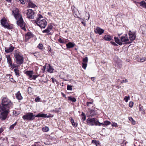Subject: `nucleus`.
I'll list each match as a JSON object with an SVG mask.
<instances>
[{
  "label": "nucleus",
  "instance_id": "nucleus-1",
  "mask_svg": "<svg viewBox=\"0 0 146 146\" xmlns=\"http://www.w3.org/2000/svg\"><path fill=\"white\" fill-rule=\"evenodd\" d=\"M2 106L0 105V119L5 120L9 112V110L13 107V104L11 100L6 97L3 98L1 100Z\"/></svg>",
  "mask_w": 146,
  "mask_h": 146
},
{
  "label": "nucleus",
  "instance_id": "nucleus-2",
  "mask_svg": "<svg viewBox=\"0 0 146 146\" xmlns=\"http://www.w3.org/2000/svg\"><path fill=\"white\" fill-rule=\"evenodd\" d=\"M40 14L38 15V18L35 21V23L41 28H44L47 25V22Z\"/></svg>",
  "mask_w": 146,
  "mask_h": 146
},
{
  "label": "nucleus",
  "instance_id": "nucleus-3",
  "mask_svg": "<svg viewBox=\"0 0 146 146\" xmlns=\"http://www.w3.org/2000/svg\"><path fill=\"white\" fill-rule=\"evenodd\" d=\"M14 56L15 58L16 63L17 64L21 65L23 63V57L19 51L18 50H15L14 51Z\"/></svg>",
  "mask_w": 146,
  "mask_h": 146
},
{
  "label": "nucleus",
  "instance_id": "nucleus-4",
  "mask_svg": "<svg viewBox=\"0 0 146 146\" xmlns=\"http://www.w3.org/2000/svg\"><path fill=\"white\" fill-rule=\"evenodd\" d=\"M114 39L116 43L120 45L122 44V42H125L129 41L127 34L121 36L120 38V40H119L118 38L115 37H114Z\"/></svg>",
  "mask_w": 146,
  "mask_h": 146
},
{
  "label": "nucleus",
  "instance_id": "nucleus-5",
  "mask_svg": "<svg viewBox=\"0 0 146 146\" xmlns=\"http://www.w3.org/2000/svg\"><path fill=\"white\" fill-rule=\"evenodd\" d=\"M35 115L33 113L28 112L23 115L22 118L25 120H27V121H31L35 119Z\"/></svg>",
  "mask_w": 146,
  "mask_h": 146
},
{
  "label": "nucleus",
  "instance_id": "nucleus-6",
  "mask_svg": "<svg viewBox=\"0 0 146 146\" xmlns=\"http://www.w3.org/2000/svg\"><path fill=\"white\" fill-rule=\"evenodd\" d=\"M16 19L17 20V25L20 26L23 30L25 31L26 30L25 28V23L24 22L22 16L19 17L18 19Z\"/></svg>",
  "mask_w": 146,
  "mask_h": 146
},
{
  "label": "nucleus",
  "instance_id": "nucleus-7",
  "mask_svg": "<svg viewBox=\"0 0 146 146\" xmlns=\"http://www.w3.org/2000/svg\"><path fill=\"white\" fill-rule=\"evenodd\" d=\"M1 25L5 28L8 29H11L12 27L8 24L6 19L4 18L1 20Z\"/></svg>",
  "mask_w": 146,
  "mask_h": 146
},
{
  "label": "nucleus",
  "instance_id": "nucleus-8",
  "mask_svg": "<svg viewBox=\"0 0 146 146\" xmlns=\"http://www.w3.org/2000/svg\"><path fill=\"white\" fill-rule=\"evenodd\" d=\"M27 18L29 19H34L35 16V12L31 9H29L27 10Z\"/></svg>",
  "mask_w": 146,
  "mask_h": 146
},
{
  "label": "nucleus",
  "instance_id": "nucleus-9",
  "mask_svg": "<svg viewBox=\"0 0 146 146\" xmlns=\"http://www.w3.org/2000/svg\"><path fill=\"white\" fill-rule=\"evenodd\" d=\"M12 14L16 19H18L19 17L22 16L20 14L19 11L17 8L13 10Z\"/></svg>",
  "mask_w": 146,
  "mask_h": 146
},
{
  "label": "nucleus",
  "instance_id": "nucleus-10",
  "mask_svg": "<svg viewBox=\"0 0 146 146\" xmlns=\"http://www.w3.org/2000/svg\"><path fill=\"white\" fill-rule=\"evenodd\" d=\"M86 122L88 124L91 126H93L94 125H96V120L95 118H88Z\"/></svg>",
  "mask_w": 146,
  "mask_h": 146
},
{
  "label": "nucleus",
  "instance_id": "nucleus-11",
  "mask_svg": "<svg viewBox=\"0 0 146 146\" xmlns=\"http://www.w3.org/2000/svg\"><path fill=\"white\" fill-rule=\"evenodd\" d=\"M129 38L131 41L134 40L136 38V35L135 32H132L130 31H129L128 33Z\"/></svg>",
  "mask_w": 146,
  "mask_h": 146
},
{
  "label": "nucleus",
  "instance_id": "nucleus-12",
  "mask_svg": "<svg viewBox=\"0 0 146 146\" xmlns=\"http://www.w3.org/2000/svg\"><path fill=\"white\" fill-rule=\"evenodd\" d=\"M14 47L11 44H10L9 48L5 47V51L7 53L12 52L14 50Z\"/></svg>",
  "mask_w": 146,
  "mask_h": 146
},
{
  "label": "nucleus",
  "instance_id": "nucleus-13",
  "mask_svg": "<svg viewBox=\"0 0 146 146\" xmlns=\"http://www.w3.org/2000/svg\"><path fill=\"white\" fill-rule=\"evenodd\" d=\"M94 31L96 33L99 34L100 35H101L104 33V30L99 27H97L94 30Z\"/></svg>",
  "mask_w": 146,
  "mask_h": 146
},
{
  "label": "nucleus",
  "instance_id": "nucleus-14",
  "mask_svg": "<svg viewBox=\"0 0 146 146\" xmlns=\"http://www.w3.org/2000/svg\"><path fill=\"white\" fill-rule=\"evenodd\" d=\"M33 36L32 34L30 32H28L25 35V40L26 41H28L29 39Z\"/></svg>",
  "mask_w": 146,
  "mask_h": 146
},
{
  "label": "nucleus",
  "instance_id": "nucleus-15",
  "mask_svg": "<svg viewBox=\"0 0 146 146\" xmlns=\"http://www.w3.org/2000/svg\"><path fill=\"white\" fill-rule=\"evenodd\" d=\"M25 73L27 76H29V78L30 80L32 79L33 75V72L32 70L27 71H26Z\"/></svg>",
  "mask_w": 146,
  "mask_h": 146
},
{
  "label": "nucleus",
  "instance_id": "nucleus-16",
  "mask_svg": "<svg viewBox=\"0 0 146 146\" xmlns=\"http://www.w3.org/2000/svg\"><path fill=\"white\" fill-rule=\"evenodd\" d=\"M6 57L7 58V62L8 64H9V66L10 65H11L12 63V61L11 56L10 55H6Z\"/></svg>",
  "mask_w": 146,
  "mask_h": 146
},
{
  "label": "nucleus",
  "instance_id": "nucleus-17",
  "mask_svg": "<svg viewBox=\"0 0 146 146\" xmlns=\"http://www.w3.org/2000/svg\"><path fill=\"white\" fill-rule=\"evenodd\" d=\"M49 116H47V114L44 113H39L37 115H35V117H49Z\"/></svg>",
  "mask_w": 146,
  "mask_h": 146
},
{
  "label": "nucleus",
  "instance_id": "nucleus-18",
  "mask_svg": "<svg viewBox=\"0 0 146 146\" xmlns=\"http://www.w3.org/2000/svg\"><path fill=\"white\" fill-rule=\"evenodd\" d=\"M113 36L110 35H105L104 37V39L106 40L110 41L112 40Z\"/></svg>",
  "mask_w": 146,
  "mask_h": 146
},
{
  "label": "nucleus",
  "instance_id": "nucleus-19",
  "mask_svg": "<svg viewBox=\"0 0 146 146\" xmlns=\"http://www.w3.org/2000/svg\"><path fill=\"white\" fill-rule=\"evenodd\" d=\"M75 45V44L71 42H69L66 44V47L68 48H73Z\"/></svg>",
  "mask_w": 146,
  "mask_h": 146
},
{
  "label": "nucleus",
  "instance_id": "nucleus-20",
  "mask_svg": "<svg viewBox=\"0 0 146 146\" xmlns=\"http://www.w3.org/2000/svg\"><path fill=\"white\" fill-rule=\"evenodd\" d=\"M16 97L18 100H21L22 98V96L21 93H20L19 91H18L16 94Z\"/></svg>",
  "mask_w": 146,
  "mask_h": 146
},
{
  "label": "nucleus",
  "instance_id": "nucleus-21",
  "mask_svg": "<svg viewBox=\"0 0 146 146\" xmlns=\"http://www.w3.org/2000/svg\"><path fill=\"white\" fill-rule=\"evenodd\" d=\"M48 69L47 71L50 73H52V72L54 69L50 65V64H48Z\"/></svg>",
  "mask_w": 146,
  "mask_h": 146
},
{
  "label": "nucleus",
  "instance_id": "nucleus-22",
  "mask_svg": "<svg viewBox=\"0 0 146 146\" xmlns=\"http://www.w3.org/2000/svg\"><path fill=\"white\" fill-rule=\"evenodd\" d=\"M68 99L70 101L73 102H75L76 101V99L75 98L71 96H69L68 97Z\"/></svg>",
  "mask_w": 146,
  "mask_h": 146
},
{
  "label": "nucleus",
  "instance_id": "nucleus-23",
  "mask_svg": "<svg viewBox=\"0 0 146 146\" xmlns=\"http://www.w3.org/2000/svg\"><path fill=\"white\" fill-rule=\"evenodd\" d=\"M14 71L15 75H16L17 77L19 76H20V74L19 73V70L18 68H15L14 69Z\"/></svg>",
  "mask_w": 146,
  "mask_h": 146
},
{
  "label": "nucleus",
  "instance_id": "nucleus-24",
  "mask_svg": "<svg viewBox=\"0 0 146 146\" xmlns=\"http://www.w3.org/2000/svg\"><path fill=\"white\" fill-rule=\"evenodd\" d=\"M28 4L29 7L31 8H35L36 7V5L31 1H29V2Z\"/></svg>",
  "mask_w": 146,
  "mask_h": 146
},
{
  "label": "nucleus",
  "instance_id": "nucleus-25",
  "mask_svg": "<svg viewBox=\"0 0 146 146\" xmlns=\"http://www.w3.org/2000/svg\"><path fill=\"white\" fill-rule=\"evenodd\" d=\"M70 120L72 125L74 127H76L77 124L74 122V119L72 118H71Z\"/></svg>",
  "mask_w": 146,
  "mask_h": 146
},
{
  "label": "nucleus",
  "instance_id": "nucleus-26",
  "mask_svg": "<svg viewBox=\"0 0 146 146\" xmlns=\"http://www.w3.org/2000/svg\"><path fill=\"white\" fill-rule=\"evenodd\" d=\"M140 4L141 6H142L144 8L146 9V3L144 1H141Z\"/></svg>",
  "mask_w": 146,
  "mask_h": 146
},
{
  "label": "nucleus",
  "instance_id": "nucleus-27",
  "mask_svg": "<svg viewBox=\"0 0 146 146\" xmlns=\"http://www.w3.org/2000/svg\"><path fill=\"white\" fill-rule=\"evenodd\" d=\"M129 120L131 121V122L132 123V124L133 125H135V123L136 122L135 121H134L133 118L131 117H128Z\"/></svg>",
  "mask_w": 146,
  "mask_h": 146
},
{
  "label": "nucleus",
  "instance_id": "nucleus-28",
  "mask_svg": "<svg viewBox=\"0 0 146 146\" xmlns=\"http://www.w3.org/2000/svg\"><path fill=\"white\" fill-rule=\"evenodd\" d=\"M49 128L46 126L43 127L42 128V130L44 132H47L49 131Z\"/></svg>",
  "mask_w": 146,
  "mask_h": 146
},
{
  "label": "nucleus",
  "instance_id": "nucleus-29",
  "mask_svg": "<svg viewBox=\"0 0 146 146\" xmlns=\"http://www.w3.org/2000/svg\"><path fill=\"white\" fill-rule=\"evenodd\" d=\"M101 125L103 126H105L104 123H100L98 121H96V126H101Z\"/></svg>",
  "mask_w": 146,
  "mask_h": 146
},
{
  "label": "nucleus",
  "instance_id": "nucleus-30",
  "mask_svg": "<svg viewBox=\"0 0 146 146\" xmlns=\"http://www.w3.org/2000/svg\"><path fill=\"white\" fill-rule=\"evenodd\" d=\"M146 60V58L145 57H143L142 58H140L139 59V60H138V61L141 62H144Z\"/></svg>",
  "mask_w": 146,
  "mask_h": 146
},
{
  "label": "nucleus",
  "instance_id": "nucleus-31",
  "mask_svg": "<svg viewBox=\"0 0 146 146\" xmlns=\"http://www.w3.org/2000/svg\"><path fill=\"white\" fill-rule=\"evenodd\" d=\"M89 112L91 114V115L92 116L95 114V111L93 110H89Z\"/></svg>",
  "mask_w": 146,
  "mask_h": 146
},
{
  "label": "nucleus",
  "instance_id": "nucleus-32",
  "mask_svg": "<svg viewBox=\"0 0 146 146\" xmlns=\"http://www.w3.org/2000/svg\"><path fill=\"white\" fill-rule=\"evenodd\" d=\"M17 124V122H15L14 123L12 124V125H11L9 127V129L10 130H12L13 129L15 126Z\"/></svg>",
  "mask_w": 146,
  "mask_h": 146
},
{
  "label": "nucleus",
  "instance_id": "nucleus-33",
  "mask_svg": "<svg viewBox=\"0 0 146 146\" xmlns=\"http://www.w3.org/2000/svg\"><path fill=\"white\" fill-rule=\"evenodd\" d=\"M88 58L87 57H85L83 59V63H86L87 64L88 62Z\"/></svg>",
  "mask_w": 146,
  "mask_h": 146
},
{
  "label": "nucleus",
  "instance_id": "nucleus-34",
  "mask_svg": "<svg viewBox=\"0 0 146 146\" xmlns=\"http://www.w3.org/2000/svg\"><path fill=\"white\" fill-rule=\"evenodd\" d=\"M81 115L82 116V119H83V121L85 120L86 119V116L85 114L83 112H82Z\"/></svg>",
  "mask_w": 146,
  "mask_h": 146
},
{
  "label": "nucleus",
  "instance_id": "nucleus-35",
  "mask_svg": "<svg viewBox=\"0 0 146 146\" xmlns=\"http://www.w3.org/2000/svg\"><path fill=\"white\" fill-rule=\"evenodd\" d=\"M82 67L84 69H86L87 66V64L86 63H82Z\"/></svg>",
  "mask_w": 146,
  "mask_h": 146
},
{
  "label": "nucleus",
  "instance_id": "nucleus-36",
  "mask_svg": "<svg viewBox=\"0 0 146 146\" xmlns=\"http://www.w3.org/2000/svg\"><path fill=\"white\" fill-rule=\"evenodd\" d=\"M105 126L109 125L111 124V122L109 121H104Z\"/></svg>",
  "mask_w": 146,
  "mask_h": 146
},
{
  "label": "nucleus",
  "instance_id": "nucleus-37",
  "mask_svg": "<svg viewBox=\"0 0 146 146\" xmlns=\"http://www.w3.org/2000/svg\"><path fill=\"white\" fill-rule=\"evenodd\" d=\"M130 97L129 96H126L125 98H124V100L126 102H127L129 99Z\"/></svg>",
  "mask_w": 146,
  "mask_h": 146
},
{
  "label": "nucleus",
  "instance_id": "nucleus-38",
  "mask_svg": "<svg viewBox=\"0 0 146 146\" xmlns=\"http://www.w3.org/2000/svg\"><path fill=\"white\" fill-rule=\"evenodd\" d=\"M72 86L68 85L67 87V89L68 90H72Z\"/></svg>",
  "mask_w": 146,
  "mask_h": 146
},
{
  "label": "nucleus",
  "instance_id": "nucleus-39",
  "mask_svg": "<svg viewBox=\"0 0 146 146\" xmlns=\"http://www.w3.org/2000/svg\"><path fill=\"white\" fill-rule=\"evenodd\" d=\"M28 91L29 93H31L32 92V89L31 87H28Z\"/></svg>",
  "mask_w": 146,
  "mask_h": 146
},
{
  "label": "nucleus",
  "instance_id": "nucleus-40",
  "mask_svg": "<svg viewBox=\"0 0 146 146\" xmlns=\"http://www.w3.org/2000/svg\"><path fill=\"white\" fill-rule=\"evenodd\" d=\"M58 42L61 43H64L65 42L64 40L62 39L61 38H60L58 40Z\"/></svg>",
  "mask_w": 146,
  "mask_h": 146
},
{
  "label": "nucleus",
  "instance_id": "nucleus-41",
  "mask_svg": "<svg viewBox=\"0 0 146 146\" xmlns=\"http://www.w3.org/2000/svg\"><path fill=\"white\" fill-rule=\"evenodd\" d=\"M38 48L40 49L43 48V45L42 44H39L38 45Z\"/></svg>",
  "mask_w": 146,
  "mask_h": 146
},
{
  "label": "nucleus",
  "instance_id": "nucleus-42",
  "mask_svg": "<svg viewBox=\"0 0 146 146\" xmlns=\"http://www.w3.org/2000/svg\"><path fill=\"white\" fill-rule=\"evenodd\" d=\"M133 103L132 101H131L129 102V106L130 107L132 108L133 107Z\"/></svg>",
  "mask_w": 146,
  "mask_h": 146
},
{
  "label": "nucleus",
  "instance_id": "nucleus-43",
  "mask_svg": "<svg viewBox=\"0 0 146 146\" xmlns=\"http://www.w3.org/2000/svg\"><path fill=\"white\" fill-rule=\"evenodd\" d=\"M52 27L53 26L52 25H50V26H48L47 29L50 31L52 29Z\"/></svg>",
  "mask_w": 146,
  "mask_h": 146
},
{
  "label": "nucleus",
  "instance_id": "nucleus-44",
  "mask_svg": "<svg viewBox=\"0 0 146 146\" xmlns=\"http://www.w3.org/2000/svg\"><path fill=\"white\" fill-rule=\"evenodd\" d=\"M11 68H12V69H13L17 67V66L16 65L14 64H12V65H10Z\"/></svg>",
  "mask_w": 146,
  "mask_h": 146
},
{
  "label": "nucleus",
  "instance_id": "nucleus-45",
  "mask_svg": "<svg viewBox=\"0 0 146 146\" xmlns=\"http://www.w3.org/2000/svg\"><path fill=\"white\" fill-rule=\"evenodd\" d=\"M39 76V75H33V76L32 77V79L33 80H35L36 79V78L38 77V76Z\"/></svg>",
  "mask_w": 146,
  "mask_h": 146
},
{
  "label": "nucleus",
  "instance_id": "nucleus-46",
  "mask_svg": "<svg viewBox=\"0 0 146 146\" xmlns=\"http://www.w3.org/2000/svg\"><path fill=\"white\" fill-rule=\"evenodd\" d=\"M50 32V31L47 29H46L42 31V32L43 33H48Z\"/></svg>",
  "mask_w": 146,
  "mask_h": 146
},
{
  "label": "nucleus",
  "instance_id": "nucleus-47",
  "mask_svg": "<svg viewBox=\"0 0 146 146\" xmlns=\"http://www.w3.org/2000/svg\"><path fill=\"white\" fill-rule=\"evenodd\" d=\"M93 104V102H87L86 103L87 106H90V104Z\"/></svg>",
  "mask_w": 146,
  "mask_h": 146
},
{
  "label": "nucleus",
  "instance_id": "nucleus-48",
  "mask_svg": "<svg viewBox=\"0 0 146 146\" xmlns=\"http://www.w3.org/2000/svg\"><path fill=\"white\" fill-rule=\"evenodd\" d=\"M40 98L39 97H36L35 100V102H37L40 101Z\"/></svg>",
  "mask_w": 146,
  "mask_h": 146
},
{
  "label": "nucleus",
  "instance_id": "nucleus-49",
  "mask_svg": "<svg viewBox=\"0 0 146 146\" xmlns=\"http://www.w3.org/2000/svg\"><path fill=\"white\" fill-rule=\"evenodd\" d=\"M16 1H20L21 3L22 4H25V1L23 0H16Z\"/></svg>",
  "mask_w": 146,
  "mask_h": 146
},
{
  "label": "nucleus",
  "instance_id": "nucleus-50",
  "mask_svg": "<svg viewBox=\"0 0 146 146\" xmlns=\"http://www.w3.org/2000/svg\"><path fill=\"white\" fill-rule=\"evenodd\" d=\"M112 126L116 127H117V123H113L112 124Z\"/></svg>",
  "mask_w": 146,
  "mask_h": 146
},
{
  "label": "nucleus",
  "instance_id": "nucleus-51",
  "mask_svg": "<svg viewBox=\"0 0 146 146\" xmlns=\"http://www.w3.org/2000/svg\"><path fill=\"white\" fill-rule=\"evenodd\" d=\"M46 68V66L45 65L44 66L42 69V70L43 71V72H44L45 71V69Z\"/></svg>",
  "mask_w": 146,
  "mask_h": 146
},
{
  "label": "nucleus",
  "instance_id": "nucleus-52",
  "mask_svg": "<svg viewBox=\"0 0 146 146\" xmlns=\"http://www.w3.org/2000/svg\"><path fill=\"white\" fill-rule=\"evenodd\" d=\"M53 111H54L55 113H58L59 112V110L57 108H56L55 110H53Z\"/></svg>",
  "mask_w": 146,
  "mask_h": 146
},
{
  "label": "nucleus",
  "instance_id": "nucleus-53",
  "mask_svg": "<svg viewBox=\"0 0 146 146\" xmlns=\"http://www.w3.org/2000/svg\"><path fill=\"white\" fill-rule=\"evenodd\" d=\"M127 82H128L127 80V79H126L125 80H122L121 82V83H123Z\"/></svg>",
  "mask_w": 146,
  "mask_h": 146
},
{
  "label": "nucleus",
  "instance_id": "nucleus-54",
  "mask_svg": "<svg viewBox=\"0 0 146 146\" xmlns=\"http://www.w3.org/2000/svg\"><path fill=\"white\" fill-rule=\"evenodd\" d=\"M139 110L141 111L143 109V108L141 105H139Z\"/></svg>",
  "mask_w": 146,
  "mask_h": 146
},
{
  "label": "nucleus",
  "instance_id": "nucleus-55",
  "mask_svg": "<svg viewBox=\"0 0 146 146\" xmlns=\"http://www.w3.org/2000/svg\"><path fill=\"white\" fill-rule=\"evenodd\" d=\"M13 114H15V115H17L19 114V113H17V111H15L13 112Z\"/></svg>",
  "mask_w": 146,
  "mask_h": 146
},
{
  "label": "nucleus",
  "instance_id": "nucleus-56",
  "mask_svg": "<svg viewBox=\"0 0 146 146\" xmlns=\"http://www.w3.org/2000/svg\"><path fill=\"white\" fill-rule=\"evenodd\" d=\"M51 79L52 80V82L53 83H54L56 81V80L55 79H54L53 78H52Z\"/></svg>",
  "mask_w": 146,
  "mask_h": 146
},
{
  "label": "nucleus",
  "instance_id": "nucleus-57",
  "mask_svg": "<svg viewBox=\"0 0 146 146\" xmlns=\"http://www.w3.org/2000/svg\"><path fill=\"white\" fill-rule=\"evenodd\" d=\"M81 23L83 24L84 26H85L86 25L85 22L82 21Z\"/></svg>",
  "mask_w": 146,
  "mask_h": 146
},
{
  "label": "nucleus",
  "instance_id": "nucleus-58",
  "mask_svg": "<svg viewBox=\"0 0 146 146\" xmlns=\"http://www.w3.org/2000/svg\"><path fill=\"white\" fill-rule=\"evenodd\" d=\"M111 44H113V45H114V46H115V45H116V44L115 43V42H111Z\"/></svg>",
  "mask_w": 146,
  "mask_h": 146
},
{
  "label": "nucleus",
  "instance_id": "nucleus-59",
  "mask_svg": "<svg viewBox=\"0 0 146 146\" xmlns=\"http://www.w3.org/2000/svg\"><path fill=\"white\" fill-rule=\"evenodd\" d=\"M92 143H94L96 144V140H93L92 141Z\"/></svg>",
  "mask_w": 146,
  "mask_h": 146
},
{
  "label": "nucleus",
  "instance_id": "nucleus-60",
  "mask_svg": "<svg viewBox=\"0 0 146 146\" xmlns=\"http://www.w3.org/2000/svg\"><path fill=\"white\" fill-rule=\"evenodd\" d=\"M91 79L92 80L94 81L95 79V78L94 77H92Z\"/></svg>",
  "mask_w": 146,
  "mask_h": 146
},
{
  "label": "nucleus",
  "instance_id": "nucleus-61",
  "mask_svg": "<svg viewBox=\"0 0 146 146\" xmlns=\"http://www.w3.org/2000/svg\"><path fill=\"white\" fill-rule=\"evenodd\" d=\"M87 15H88V19H87V20H88L89 19V18H90V15H89V13H87Z\"/></svg>",
  "mask_w": 146,
  "mask_h": 146
},
{
  "label": "nucleus",
  "instance_id": "nucleus-62",
  "mask_svg": "<svg viewBox=\"0 0 146 146\" xmlns=\"http://www.w3.org/2000/svg\"><path fill=\"white\" fill-rule=\"evenodd\" d=\"M7 1L8 2H11V0H5Z\"/></svg>",
  "mask_w": 146,
  "mask_h": 146
},
{
  "label": "nucleus",
  "instance_id": "nucleus-63",
  "mask_svg": "<svg viewBox=\"0 0 146 146\" xmlns=\"http://www.w3.org/2000/svg\"><path fill=\"white\" fill-rule=\"evenodd\" d=\"M2 60V57L1 55L0 54V61L1 60Z\"/></svg>",
  "mask_w": 146,
  "mask_h": 146
},
{
  "label": "nucleus",
  "instance_id": "nucleus-64",
  "mask_svg": "<svg viewBox=\"0 0 146 146\" xmlns=\"http://www.w3.org/2000/svg\"><path fill=\"white\" fill-rule=\"evenodd\" d=\"M131 42H129H129H127V44H130V43H131Z\"/></svg>",
  "mask_w": 146,
  "mask_h": 146
}]
</instances>
